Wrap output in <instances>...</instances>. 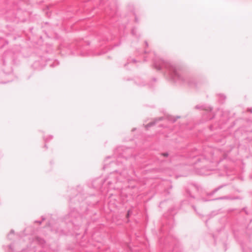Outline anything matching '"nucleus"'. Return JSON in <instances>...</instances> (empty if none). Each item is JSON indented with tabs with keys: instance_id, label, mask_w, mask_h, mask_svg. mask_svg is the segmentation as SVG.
Masks as SVG:
<instances>
[{
	"instance_id": "1",
	"label": "nucleus",
	"mask_w": 252,
	"mask_h": 252,
	"mask_svg": "<svg viewBox=\"0 0 252 252\" xmlns=\"http://www.w3.org/2000/svg\"><path fill=\"white\" fill-rule=\"evenodd\" d=\"M153 125V124H149L147 125L145 127L147 128L149 126H150Z\"/></svg>"
}]
</instances>
